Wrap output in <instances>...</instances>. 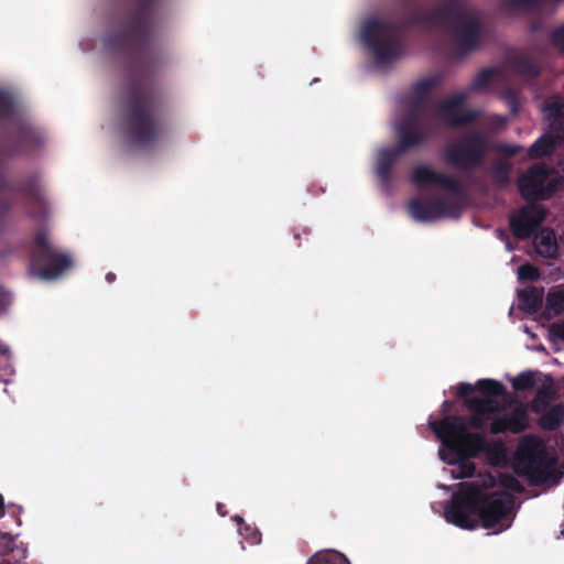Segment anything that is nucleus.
<instances>
[{
  "label": "nucleus",
  "mask_w": 564,
  "mask_h": 564,
  "mask_svg": "<svg viewBox=\"0 0 564 564\" xmlns=\"http://www.w3.org/2000/svg\"><path fill=\"white\" fill-rule=\"evenodd\" d=\"M135 9L122 29L106 39V45L129 55L123 86L122 131L134 148L155 147L165 134L162 95L154 76L165 63L163 52H154L155 13L160 0H133Z\"/></svg>",
  "instance_id": "obj_1"
},
{
  "label": "nucleus",
  "mask_w": 564,
  "mask_h": 564,
  "mask_svg": "<svg viewBox=\"0 0 564 564\" xmlns=\"http://www.w3.org/2000/svg\"><path fill=\"white\" fill-rule=\"evenodd\" d=\"M556 145V139L551 133H544L529 148L528 155L530 159H542L551 155Z\"/></svg>",
  "instance_id": "obj_24"
},
{
  "label": "nucleus",
  "mask_w": 564,
  "mask_h": 564,
  "mask_svg": "<svg viewBox=\"0 0 564 564\" xmlns=\"http://www.w3.org/2000/svg\"><path fill=\"white\" fill-rule=\"evenodd\" d=\"M398 144L392 148H382L377 153L376 174L383 184H389L392 177V167L399 158L413 148L421 145L416 138L397 133Z\"/></svg>",
  "instance_id": "obj_13"
},
{
  "label": "nucleus",
  "mask_w": 564,
  "mask_h": 564,
  "mask_svg": "<svg viewBox=\"0 0 564 564\" xmlns=\"http://www.w3.org/2000/svg\"><path fill=\"white\" fill-rule=\"evenodd\" d=\"M4 514V499L2 495H0V518Z\"/></svg>",
  "instance_id": "obj_43"
},
{
  "label": "nucleus",
  "mask_w": 564,
  "mask_h": 564,
  "mask_svg": "<svg viewBox=\"0 0 564 564\" xmlns=\"http://www.w3.org/2000/svg\"><path fill=\"white\" fill-rule=\"evenodd\" d=\"M3 191H12L21 193L25 198L32 202L39 208V214L34 210H29V214L33 218L40 217L44 209V199L41 193V188L35 176H31L17 185H12L7 178L4 172L0 169V193ZM12 203L9 199L0 198V227L3 224L4 218L10 213Z\"/></svg>",
  "instance_id": "obj_10"
},
{
  "label": "nucleus",
  "mask_w": 564,
  "mask_h": 564,
  "mask_svg": "<svg viewBox=\"0 0 564 564\" xmlns=\"http://www.w3.org/2000/svg\"><path fill=\"white\" fill-rule=\"evenodd\" d=\"M519 300L523 308L529 313H535L542 305V291L532 286L519 293Z\"/></svg>",
  "instance_id": "obj_25"
},
{
  "label": "nucleus",
  "mask_w": 564,
  "mask_h": 564,
  "mask_svg": "<svg viewBox=\"0 0 564 564\" xmlns=\"http://www.w3.org/2000/svg\"><path fill=\"white\" fill-rule=\"evenodd\" d=\"M489 151V139L486 133L473 130L463 133L457 140L444 149L445 162L459 171H473L481 167Z\"/></svg>",
  "instance_id": "obj_7"
},
{
  "label": "nucleus",
  "mask_w": 564,
  "mask_h": 564,
  "mask_svg": "<svg viewBox=\"0 0 564 564\" xmlns=\"http://www.w3.org/2000/svg\"><path fill=\"white\" fill-rule=\"evenodd\" d=\"M448 405H449V401H444V402H443V409H444V411H446V409L448 408Z\"/></svg>",
  "instance_id": "obj_46"
},
{
  "label": "nucleus",
  "mask_w": 564,
  "mask_h": 564,
  "mask_svg": "<svg viewBox=\"0 0 564 564\" xmlns=\"http://www.w3.org/2000/svg\"><path fill=\"white\" fill-rule=\"evenodd\" d=\"M546 306L555 313H561L564 310V291H551L546 295Z\"/></svg>",
  "instance_id": "obj_34"
},
{
  "label": "nucleus",
  "mask_w": 564,
  "mask_h": 564,
  "mask_svg": "<svg viewBox=\"0 0 564 564\" xmlns=\"http://www.w3.org/2000/svg\"><path fill=\"white\" fill-rule=\"evenodd\" d=\"M15 106L12 96L0 89V120H7L14 115Z\"/></svg>",
  "instance_id": "obj_33"
},
{
  "label": "nucleus",
  "mask_w": 564,
  "mask_h": 564,
  "mask_svg": "<svg viewBox=\"0 0 564 564\" xmlns=\"http://www.w3.org/2000/svg\"><path fill=\"white\" fill-rule=\"evenodd\" d=\"M14 551V539L8 533H0V556H8Z\"/></svg>",
  "instance_id": "obj_37"
},
{
  "label": "nucleus",
  "mask_w": 564,
  "mask_h": 564,
  "mask_svg": "<svg viewBox=\"0 0 564 564\" xmlns=\"http://www.w3.org/2000/svg\"><path fill=\"white\" fill-rule=\"evenodd\" d=\"M41 132L28 123L20 122L13 134H6L0 143V155L15 156L28 154L42 145Z\"/></svg>",
  "instance_id": "obj_11"
},
{
  "label": "nucleus",
  "mask_w": 564,
  "mask_h": 564,
  "mask_svg": "<svg viewBox=\"0 0 564 564\" xmlns=\"http://www.w3.org/2000/svg\"><path fill=\"white\" fill-rule=\"evenodd\" d=\"M558 241L564 247V230L562 231V234L560 235L558 237Z\"/></svg>",
  "instance_id": "obj_45"
},
{
  "label": "nucleus",
  "mask_w": 564,
  "mask_h": 564,
  "mask_svg": "<svg viewBox=\"0 0 564 564\" xmlns=\"http://www.w3.org/2000/svg\"><path fill=\"white\" fill-rule=\"evenodd\" d=\"M540 414L539 426L544 431H555L564 422V402L549 406Z\"/></svg>",
  "instance_id": "obj_23"
},
{
  "label": "nucleus",
  "mask_w": 564,
  "mask_h": 564,
  "mask_svg": "<svg viewBox=\"0 0 564 564\" xmlns=\"http://www.w3.org/2000/svg\"><path fill=\"white\" fill-rule=\"evenodd\" d=\"M466 408L471 412L468 419H465L467 431L469 427L481 430L485 427L486 422L491 419L494 414L502 410L500 403L495 399H481L479 397L466 398Z\"/></svg>",
  "instance_id": "obj_18"
},
{
  "label": "nucleus",
  "mask_w": 564,
  "mask_h": 564,
  "mask_svg": "<svg viewBox=\"0 0 564 564\" xmlns=\"http://www.w3.org/2000/svg\"><path fill=\"white\" fill-rule=\"evenodd\" d=\"M409 212L419 221H433L443 217H459L460 205L457 202L442 197L430 202L413 198L409 204Z\"/></svg>",
  "instance_id": "obj_12"
},
{
  "label": "nucleus",
  "mask_w": 564,
  "mask_h": 564,
  "mask_svg": "<svg viewBox=\"0 0 564 564\" xmlns=\"http://www.w3.org/2000/svg\"><path fill=\"white\" fill-rule=\"evenodd\" d=\"M549 338L552 341H564V321L553 323L549 327Z\"/></svg>",
  "instance_id": "obj_39"
},
{
  "label": "nucleus",
  "mask_w": 564,
  "mask_h": 564,
  "mask_svg": "<svg viewBox=\"0 0 564 564\" xmlns=\"http://www.w3.org/2000/svg\"><path fill=\"white\" fill-rule=\"evenodd\" d=\"M558 390L555 387L554 379L551 375H543L542 384L538 388L534 398L530 403V408L534 413H542L551 402L558 398Z\"/></svg>",
  "instance_id": "obj_21"
},
{
  "label": "nucleus",
  "mask_w": 564,
  "mask_h": 564,
  "mask_svg": "<svg viewBox=\"0 0 564 564\" xmlns=\"http://www.w3.org/2000/svg\"><path fill=\"white\" fill-rule=\"evenodd\" d=\"M541 276L539 268L524 263L518 268V278L521 281H536Z\"/></svg>",
  "instance_id": "obj_35"
},
{
  "label": "nucleus",
  "mask_w": 564,
  "mask_h": 564,
  "mask_svg": "<svg viewBox=\"0 0 564 564\" xmlns=\"http://www.w3.org/2000/svg\"><path fill=\"white\" fill-rule=\"evenodd\" d=\"M544 112L550 126L555 127L564 118V104L558 98L550 99L544 105Z\"/></svg>",
  "instance_id": "obj_30"
},
{
  "label": "nucleus",
  "mask_w": 564,
  "mask_h": 564,
  "mask_svg": "<svg viewBox=\"0 0 564 564\" xmlns=\"http://www.w3.org/2000/svg\"><path fill=\"white\" fill-rule=\"evenodd\" d=\"M551 41L554 46L561 48L564 52V25L553 31Z\"/></svg>",
  "instance_id": "obj_41"
},
{
  "label": "nucleus",
  "mask_w": 564,
  "mask_h": 564,
  "mask_svg": "<svg viewBox=\"0 0 564 564\" xmlns=\"http://www.w3.org/2000/svg\"><path fill=\"white\" fill-rule=\"evenodd\" d=\"M440 83H441V79L438 77L423 78L413 85V87H412L413 95L423 100H426L430 93L435 87H437L440 85Z\"/></svg>",
  "instance_id": "obj_31"
},
{
  "label": "nucleus",
  "mask_w": 564,
  "mask_h": 564,
  "mask_svg": "<svg viewBox=\"0 0 564 564\" xmlns=\"http://www.w3.org/2000/svg\"><path fill=\"white\" fill-rule=\"evenodd\" d=\"M501 486L503 487L502 490H511L516 492H521L523 490V486L521 482L513 476H503L501 478Z\"/></svg>",
  "instance_id": "obj_40"
},
{
  "label": "nucleus",
  "mask_w": 564,
  "mask_h": 564,
  "mask_svg": "<svg viewBox=\"0 0 564 564\" xmlns=\"http://www.w3.org/2000/svg\"><path fill=\"white\" fill-rule=\"evenodd\" d=\"M475 390L485 395L484 399H494L495 397H503L507 393L506 387L494 379H479L475 386L462 382L456 387L457 398H467Z\"/></svg>",
  "instance_id": "obj_20"
},
{
  "label": "nucleus",
  "mask_w": 564,
  "mask_h": 564,
  "mask_svg": "<svg viewBox=\"0 0 564 564\" xmlns=\"http://www.w3.org/2000/svg\"><path fill=\"white\" fill-rule=\"evenodd\" d=\"M306 564H350V562L337 551H321L312 555Z\"/></svg>",
  "instance_id": "obj_26"
},
{
  "label": "nucleus",
  "mask_w": 564,
  "mask_h": 564,
  "mask_svg": "<svg viewBox=\"0 0 564 564\" xmlns=\"http://www.w3.org/2000/svg\"><path fill=\"white\" fill-rule=\"evenodd\" d=\"M236 520H237L238 523H243V520L240 517H236Z\"/></svg>",
  "instance_id": "obj_47"
},
{
  "label": "nucleus",
  "mask_w": 564,
  "mask_h": 564,
  "mask_svg": "<svg viewBox=\"0 0 564 564\" xmlns=\"http://www.w3.org/2000/svg\"><path fill=\"white\" fill-rule=\"evenodd\" d=\"M495 150L498 153L505 154L507 156H516L523 151V147L508 143H498L495 147Z\"/></svg>",
  "instance_id": "obj_38"
},
{
  "label": "nucleus",
  "mask_w": 564,
  "mask_h": 564,
  "mask_svg": "<svg viewBox=\"0 0 564 564\" xmlns=\"http://www.w3.org/2000/svg\"><path fill=\"white\" fill-rule=\"evenodd\" d=\"M561 185L560 178L550 177V171L543 163L529 167L518 181L519 192L527 200L549 199Z\"/></svg>",
  "instance_id": "obj_9"
},
{
  "label": "nucleus",
  "mask_w": 564,
  "mask_h": 564,
  "mask_svg": "<svg viewBox=\"0 0 564 564\" xmlns=\"http://www.w3.org/2000/svg\"><path fill=\"white\" fill-rule=\"evenodd\" d=\"M512 165L508 161H498L491 167V178L499 187H506L510 183Z\"/></svg>",
  "instance_id": "obj_28"
},
{
  "label": "nucleus",
  "mask_w": 564,
  "mask_h": 564,
  "mask_svg": "<svg viewBox=\"0 0 564 564\" xmlns=\"http://www.w3.org/2000/svg\"><path fill=\"white\" fill-rule=\"evenodd\" d=\"M429 426L441 441L440 458L455 466L452 470L453 477H473L476 466L470 459L488 449L486 438L479 433L468 432L462 415H446L438 421L430 420Z\"/></svg>",
  "instance_id": "obj_3"
},
{
  "label": "nucleus",
  "mask_w": 564,
  "mask_h": 564,
  "mask_svg": "<svg viewBox=\"0 0 564 564\" xmlns=\"http://www.w3.org/2000/svg\"><path fill=\"white\" fill-rule=\"evenodd\" d=\"M411 24L448 30L462 55L475 51L482 39L484 26L478 12L465 8L460 0H445L435 8L416 10L411 17Z\"/></svg>",
  "instance_id": "obj_4"
},
{
  "label": "nucleus",
  "mask_w": 564,
  "mask_h": 564,
  "mask_svg": "<svg viewBox=\"0 0 564 564\" xmlns=\"http://www.w3.org/2000/svg\"><path fill=\"white\" fill-rule=\"evenodd\" d=\"M33 242L30 265L34 275L44 280H54L73 265L72 258L57 251L44 230H39L34 235Z\"/></svg>",
  "instance_id": "obj_8"
},
{
  "label": "nucleus",
  "mask_w": 564,
  "mask_h": 564,
  "mask_svg": "<svg viewBox=\"0 0 564 564\" xmlns=\"http://www.w3.org/2000/svg\"><path fill=\"white\" fill-rule=\"evenodd\" d=\"M512 69L527 78H535L540 75V67L528 57H516L512 59Z\"/></svg>",
  "instance_id": "obj_29"
},
{
  "label": "nucleus",
  "mask_w": 564,
  "mask_h": 564,
  "mask_svg": "<svg viewBox=\"0 0 564 564\" xmlns=\"http://www.w3.org/2000/svg\"><path fill=\"white\" fill-rule=\"evenodd\" d=\"M411 181L415 186L435 184L455 197L460 198L464 196V187L456 177L446 175L441 172H435L425 165H419L414 167Z\"/></svg>",
  "instance_id": "obj_17"
},
{
  "label": "nucleus",
  "mask_w": 564,
  "mask_h": 564,
  "mask_svg": "<svg viewBox=\"0 0 564 564\" xmlns=\"http://www.w3.org/2000/svg\"><path fill=\"white\" fill-rule=\"evenodd\" d=\"M467 98L466 93H458L440 102L437 106L438 118L451 128L464 127L476 121L479 112L464 107Z\"/></svg>",
  "instance_id": "obj_14"
},
{
  "label": "nucleus",
  "mask_w": 564,
  "mask_h": 564,
  "mask_svg": "<svg viewBox=\"0 0 564 564\" xmlns=\"http://www.w3.org/2000/svg\"><path fill=\"white\" fill-rule=\"evenodd\" d=\"M246 530V539L252 543V544H260L261 543V532L258 529L251 528L250 525H245Z\"/></svg>",
  "instance_id": "obj_42"
},
{
  "label": "nucleus",
  "mask_w": 564,
  "mask_h": 564,
  "mask_svg": "<svg viewBox=\"0 0 564 564\" xmlns=\"http://www.w3.org/2000/svg\"><path fill=\"white\" fill-rule=\"evenodd\" d=\"M543 376L540 371L527 370L520 372L511 381L514 391L523 392L533 389L536 384V377Z\"/></svg>",
  "instance_id": "obj_27"
},
{
  "label": "nucleus",
  "mask_w": 564,
  "mask_h": 564,
  "mask_svg": "<svg viewBox=\"0 0 564 564\" xmlns=\"http://www.w3.org/2000/svg\"><path fill=\"white\" fill-rule=\"evenodd\" d=\"M497 70L495 68H484L474 78L471 83V89L482 90L487 88L492 78L496 76Z\"/></svg>",
  "instance_id": "obj_32"
},
{
  "label": "nucleus",
  "mask_w": 564,
  "mask_h": 564,
  "mask_svg": "<svg viewBox=\"0 0 564 564\" xmlns=\"http://www.w3.org/2000/svg\"><path fill=\"white\" fill-rule=\"evenodd\" d=\"M546 217V210L540 205H528L513 214L509 219L512 235L525 240L532 237L541 227Z\"/></svg>",
  "instance_id": "obj_16"
},
{
  "label": "nucleus",
  "mask_w": 564,
  "mask_h": 564,
  "mask_svg": "<svg viewBox=\"0 0 564 564\" xmlns=\"http://www.w3.org/2000/svg\"><path fill=\"white\" fill-rule=\"evenodd\" d=\"M106 280H107L109 283H112V282L116 280V274H115V273L109 272V273L106 275Z\"/></svg>",
  "instance_id": "obj_44"
},
{
  "label": "nucleus",
  "mask_w": 564,
  "mask_h": 564,
  "mask_svg": "<svg viewBox=\"0 0 564 564\" xmlns=\"http://www.w3.org/2000/svg\"><path fill=\"white\" fill-rule=\"evenodd\" d=\"M542 0H503V6L510 9H535Z\"/></svg>",
  "instance_id": "obj_36"
},
{
  "label": "nucleus",
  "mask_w": 564,
  "mask_h": 564,
  "mask_svg": "<svg viewBox=\"0 0 564 564\" xmlns=\"http://www.w3.org/2000/svg\"><path fill=\"white\" fill-rule=\"evenodd\" d=\"M534 246L536 252L546 259L557 258V242L553 229L543 228L541 234L535 237Z\"/></svg>",
  "instance_id": "obj_22"
},
{
  "label": "nucleus",
  "mask_w": 564,
  "mask_h": 564,
  "mask_svg": "<svg viewBox=\"0 0 564 564\" xmlns=\"http://www.w3.org/2000/svg\"><path fill=\"white\" fill-rule=\"evenodd\" d=\"M489 485L468 482L465 488L455 494L452 502L445 507L444 516L447 522L465 530L478 527V517L485 529L500 525L499 532L510 527L508 519L514 503L513 497L506 490L489 491L495 485L494 477H489Z\"/></svg>",
  "instance_id": "obj_2"
},
{
  "label": "nucleus",
  "mask_w": 564,
  "mask_h": 564,
  "mask_svg": "<svg viewBox=\"0 0 564 564\" xmlns=\"http://www.w3.org/2000/svg\"><path fill=\"white\" fill-rule=\"evenodd\" d=\"M556 457L549 454L543 441L534 434L524 435L514 453V471L531 486H555L562 478Z\"/></svg>",
  "instance_id": "obj_5"
},
{
  "label": "nucleus",
  "mask_w": 564,
  "mask_h": 564,
  "mask_svg": "<svg viewBox=\"0 0 564 564\" xmlns=\"http://www.w3.org/2000/svg\"><path fill=\"white\" fill-rule=\"evenodd\" d=\"M404 105L405 113L399 120L395 132L402 135H414L417 143L422 144L427 139L423 129L425 100L413 95L405 100Z\"/></svg>",
  "instance_id": "obj_15"
},
{
  "label": "nucleus",
  "mask_w": 564,
  "mask_h": 564,
  "mask_svg": "<svg viewBox=\"0 0 564 564\" xmlns=\"http://www.w3.org/2000/svg\"><path fill=\"white\" fill-rule=\"evenodd\" d=\"M529 425L527 405L520 404L503 415L492 417L490 432L492 434H502L506 432L520 434L528 430Z\"/></svg>",
  "instance_id": "obj_19"
},
{
  "label": "nucleus",
  "mask_w": 564,
  "mask_h": 564,
  "mask_svg": "<svg viewBox=\"0 0 564 564\" xmlns=\"http://www.w3.org/2000/svg\"><path fill=\"white\" fill-rule=\"evenodd\" d=\"M360 35L378 64L391 63L403 53L401 29L394 21L367 19L362 22Z\"/></svg>",
  "instance_id": "obj_6"
}]
</instances>
